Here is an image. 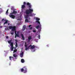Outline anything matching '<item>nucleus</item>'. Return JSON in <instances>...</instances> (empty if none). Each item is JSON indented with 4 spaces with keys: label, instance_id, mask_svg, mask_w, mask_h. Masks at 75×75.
I'll use <instances>...</instances> for the list:
<instances>
[{
    "label": "nucleus",
    "instance_id": "nucleus-1",
    "mask_svg": "<svg viewBox=\"0 0 75 75\" xmlns=\"http://www.w3.org/2000/svg\"><path fill=\"white\" fill-rule=\"evenodd\" d=\"M27 5L28 7L29 8V9H27L26 11V14H31L32 12H33V9H31L32 7L31 4L29 2L27 3Z\"/></svg>",
    "mask_w": 75,
    "mask_h": 75
},
{
    "label": "nucleus",
    "instance_id": "nucleus-2",
    "mask_svg": "<svg viewBox=\"0 0 75 75\" xmlns=\"http://www.w3.org/2000/svg\"><path fill=\"white\" fill-rule=\"evenodd\" d=\"M27 5L28 7L29 8V9H27L26 11V14H31L32 12H33V9H31L32 7L31 4L29 2L27 3Z\"/></svg>",
    "mask_w": 75,
    "mask_h": 75
},
{
    "label": "nucleus",
    "instance_id": "nucleus-3",
    "mask_svg": "<svg viewBox=\"0 0 75 75\" xmlns=\"http://www.w3.org/2000/svg\"><path fill=\"white\" fill-rule=\"evenodd\" d=\"M12 41V40H10L9 41H8V42L9 44L11 43L10 45L11 47V51H13V49H14V47H13V42H11Z\"/></svg>",
    "mask_w": 75,
    "mask_h": 75
},
{
    "label": "nucleus",
    "instance_id": "nucleus-4",
    "mask_svg": "<svg viewBox=\"0 0 75 75\" xmlns=\"http://www.w3.org/2000/svg\"><path fill=\"white\" fill-rule=\"evenodd\" d=\"M21 71L22 72H23V73H27V69L26 67H24L23 68L21 69Z\"/></svg>",
    "mask_w": 75,
    "mask_h": 75
},
{
    "label": "nucleus",
    "instance_id": "nucleus-5",
    "mask_svg": "<svg viewBox=\"0 0 75 75\" xmlns=\"http://www.w3.org/2000/svg\"><path fill=\"white\" fill-rule=\"evenodd\" d=\"M9 29H12V31H14L16 30L15 26H9Z\"/></svg>",
    "mask_w": 75,
    "mask_h": 75
},
{
    "label": "nucleus",
    "instance_id": "nucleus-6",
    "mask_svg": "<svg viewBox=\"0 0 75 75\" xmlns=\"http://www.w3.org/2000/svg\"><path fill=\"white\" fill-rule=\"evenodd\" d=\"M9 17L11 18H15V17H16V16H15L13 15V14L10 13V15H9Z\"/></svg>",
    "mask_w": 75,
    "mask_h": 75
},
{
    "label": "nucleus",
    "instance_id": "nucleus-7",
    "mask_svg": "<svg viewBox=\"0 0 75 75\" xmlns=\"http://www.w3.org/2000/svg\"><path fill=\"white\" fill-rule=\"evenodd\" d=\"M25 50H26V51H27V50H28V49L30 48V47H31V45H30L29 46L28 48L27 45H25Z\"/></svg>",
    "mask_w": 75,
    "mask_h": 75
},
{
    "label": "nucleus",
    "instance_id": "nucleus-8",
    "mask_svg": "<svg viewBox=\"0 0 75 75\" xmlns=\"http://www.w3.org/2000/svg\"><path fill=\"white\" fill-rule=\"evenodd\" d=\"M4 20L5 21V22L4 23V25L6 24L7 23H8V20H6V19L4 20V19H3L2 20V21H4Z\"/></svg>",
    "mask_w": 75,
    "mask_h": 75
},
{
    "label": "nucleus",
    "instance_id": "nucleus-9",
    "mask_svg": "<svg viewBox=\"0 0 75 75\" xmlns=\"http://www.w3.org/2000/svg\"><path fill=\"white\" fill-rule=\"evenodd\" d=\"M31 47L30 48V49H34V48H35V46L34 45H33V46H32V45H31V46H30Z\"/></svg>",
    "mask_w": 75,
    "mask_h": 75
},
{
    "label": "nucleus",
    "instance_id": "nucleus-10",
    "mask_svg": "<svg viewBox=\"0 0 75 75\" xmlns=\"http://www.w3.org/2000/svg\"><path fill=\"white\" fill-rule=\"evenodd\" d=\"M23 55H24V52H22L21 53L20 56L21 58L23 57Z\"/></svg>",
    "mask_w": 75,
    "mask_h": 75
},
{
    "label": "nucleus",
    "instance_id": "nucleus-11",
    "mask_svg": "<svg viewBox=\"0 0 75 75\" xmlns=\"http://www.w3.org/2000/svg\"><path fill=\"white\" fill-rule=\"evenodd\" d=\"M25 28H26V26H25V25H24L23 27L22 30L23 31L25 30Z\"/></svg>",
    "mask_w": 75,
    "mask_h": 75
},
{
    "label": "nucleus",
    "instance_id": "nucleus-12",
    "mask_svg": "<svg viewBox=\"0 0 75 75\" xmlns=\"http://www.w3.org/2000/svg\"><path fill=\"white\" fill-rule=\"evenodd\" d=\"M40 27H41V25H38L36 27V29H38L39 28H40Z\"/></svg>",
    "mask_w": 75,
    "mask_h": 75
},
{
    "label": "nucleus",
    "instance_id": "nucleus-13",
    "mask_svg": "<svg viewBox=\"0 0 75 75\" xmlns=\"http://www.w3.org/2000/svg\"><path fill=\"white\" fill-rule=\"evenodd\" d=\"M25 6L24 5H22L21 8L22 9L25 8Z\"/></svg>",
    "mask_w": 75,
    "mask_h": 75
},
{
    "label": "nucleus",
    "instance_id": "nucleus-14",
    "mask_svg": "<svg viewBox=\"0 0 75 75\" xmlns=\"http://www.w3.org/2000/svg\"><path fill=\"white\" fill-rule=\"evenodd\" d=\"M21 35L23 40H25V38H24V35H23V34H21Z\"/></svg>",
    "mask_w": 75,
    "mask_h": 75
},
{
    "label": "nucleus",
    "instance_id": "nucleus-15",
    "mask_svg": "<svg viewBox=\"0 0 75 75\" xmlns=\"http://www.w3.org/2000/svg\"><path fill=\"white\" fill-rule=\"evenodd\" d=\"M16 13H17V11H16L15 10H13V13H11V14H16Z\"/></svg>",
    "mask_w": 75,
    "mask_h": 75
},
{
    "label": "nucleus",
    "instance_id": "nucleus-16",
    "mask_svg": "<svg viewBox=\"0 0 75 75\" xmlns=\"http://www.w3.org/2000/svg\"><path fill=\"white\" fill-rule=\"evenodd\" d=\"M24 62H25V61H24V59H21V62H22V63H24Z\"/></svg>",
    "mask_w": 75,
    "mask_h": 75
},
{
    "label": "nucleus",
    "instance_id": "nucleus-17",
    "mask_svg": "<svg viewBox=\"0 0 75 75\" xmlns=\"http://www.w3.org/2000/svg\"><path fill=\"white\" fill-rule=\"evenodd\" d=\"M28 39L29 40H31L32 39V37H31V36H29L28 37Z\"/></svg>",
    "mask_w": 75,
    "mask_h": 75
},
{
    "label": "nucleus",
    "instance_id": "nucleus-18",
    "mask_svg": "<svg viewBox=\"0 0 75 75\" xmlns=\"http://www.w3.org/2000/svg\"><path fill=\"white\" fill-rule=\"evenodd\" d=\"M13 56L15 57V58H16V57H17V55L15 54H13Z\"/></svg>",
    "mask_w": 75,
    "mask_h": 75
},
{
    "label": "nucleus",
    "instance_id": "nucleus-19",
    "mask_svg": "<svg viewBox=\"0 0 75 75\" xmlns=\"http://www.w3.org/2000/svg\"><path fill=\"white\" fill-rule=\"evenodd\" d=\"M17 51V50L16 49H15L13 50V53H14V52H16Z\"/></svg>",
    "mask_w": 75,
    "mask_h": 75
},
{
    "label": "nucleus",
    "instance_id": "nucleus-20",
    "mask_svg": "<svg viewBox=\"0 0 75 75\" xmlns=\"http://www.w3.org/2000/svg\"><path fill=\"white\" fill-rule=\"evenodd\" d=\"M14 58L13 57H12L11 56L9 57V59H10V60H11V59H12V58Z\"/></svg>",
    "mask_w": 75,
    "mask_h": 75
},
{
    "label": "nucleus",
    "instance_id": "nucleus-21",
    "mask_svg": "<svg viewBox=\"0 0 75 75\" xmlns=\"http://www.w3.org/2000/svg\"><path fill=\"white\" fill-rule=\"evenodd\" d=\"M35 14H34L33 13V15L32 14H30L29 16H30V17H31V16H35Z\"/></svg>",
    "mask_w": 75,
    "mask_h": 75
},
{
    "label": "nucleus",
    "instance_id": "nucleus-22",
    "mask_svg": "<svg viewBox=\"0 0 75 75\" xmlns=\"http://www.w3.org/2000/svg\"><path fill=\"white\" fill-rule=\"evenodd\" d=\"M36 23H38V24H40V25H41V24H40V21H36Z\"/></svg>",
    "mask_w": 75,
    "mask_h": 75
},
{
    "label": "nucleus",
    "instance_id": "nucleus-23",
    "mask_svg": "<svg viewBox=\"0 0 75 75\" xmlns=\"http://www.w3.org/2000/svg\"><path fill=\"white\" fill-rule=\"evenodd\" d=\"M36 20H37V21H39V20H40V19L38 18H36Z\"/></svg>",
    "mask_w": 75,
    "mask_h": 75
},
{
    "label": "nucleus",
    "instance_id": "nucleus-24",
    "mask_svg": "<svg viewBox=\"0 0 75 75\" xmlns=\"http://www.w3.org/2000/svg\"><path fill=\"white\" fill-rule=\"evenodd\" d=\"M16 44L15 45V47H18V44H17V43H16Z\"/></svg>",
    "mask_w": 75,
    "mask_h": 75
},
{
    "label": "nucleus",
    "instance_id": "nucleus-25",
    "mask_svg": "<svg viewBox=\"0 0 75 75\" xmlns=\"http://www.w3.org/2000/svg\"><path fill=\"white\" fill-rule=\"evenodd\" d=\"M25 22H28V20L27 18H26L25 20Z\"/></svg>",
    "mask_w": 75,
    "mask_h": 75
},
{
    "label": "nucleus",
    "instance_id": "nucleus-26",
    "mask_svg": "<svg viewBox=\"0 0 75 75\" xmlns=\"http://www.w3.org/2000/svg\"><path fill=\"white\" fill-rule=\"evenodd\" d=\"M15 35L18 37H20V36H19V35H18L17 34H16V35Z\"/></svg>",
    "mask_w": 75,
    "mask_h": 75
},
{
    "label": "nucleus",
    "instance_id": "nucleus-27",
    "mask_svg": "<svg viewBox=\"0 0 75 75\" xmlns=\"http://www.w3.org/2000/svg\"><path fill=\"white\" fill-rule=\"evenodd\" d=\"M11 10H14V7L12 6L11 8Z\"/></svg>",
    "mask_w": 75,
    "mask_h": 75
},
{
    "label": "nucleus",
    "instance_id": "nucleus-28",
    "mask_svg": "<svg viewBox=\"0 0 75 75\" xmlns=\"http://www.w3.org/2000/svg\"><path fill=\"white\" fill-rule=\"evenodd\" d=\"M28 16H29L28 15H26L25 16V18H27L28 17Z\"/></svg>",
    "mask_w": 75,
    "mask_h": 75
},
{
    "label": "nucleus",
    "instance_id": "nucleus-29",
    "mask_svg": "<svg viewBox=\"0 0 75 75\" xmlns=\"http://www.w3.org/2000/svg\"><path fill=\"white\" fill-rule=\"evenodd\" d=\"M5 30H9V29L8 28H5Z\"/></svg>",
    "mask_w": 75,
    "mask_h": 75
},
{
    "label": "nucleus",
    "instance_id": "nucleus-30",
    "mask_svg": "<svg viewBox=\"0 0 75 75\" xmlns=\"http://www.w3.org/2000/svg\"><path fill=\"white\" fill-rule=\"evenodd\" d=\"M8 11H6V15H8Z\"/></svg>",
    "mask_w": 75,
    "mask_h": 75
},
{
    "label": "nucleus",
    "instance_id": "nucleus-31",
    "mask_svg": "<svg viewBox=\"0 0 75 75\" xmlns=\"http://www.w3.org/2000/svg\"><path fill=\"white\" fill-rule=\"evenodd\" d=\"M23 5H24L25 6V4H26V2H23Z\"/></svg>",
    "mask_w": 75,
    "mask_h": 75
},
{
    "label": "nucleus",
    "instance_id": "nucleus-32",
    "mask_svg": "<svg viewBox=\"0 0 75 75\" xmlns=\"http://www.w3.org/2000/svg\"><path fill=\"white\" fill-rule=\"evenodd\" d=\"M33 33H36V31H35V30H33Z\"/></svg>",
    "mask_w": 75,
    "mask_h": 75
},
{
    "label": "nucleus",
    "instance_id": "nucleus-33",
    "mask_svg": "<svg viewBox=\"0 0 75 75\" xmlns=\"http://www.w3.org/2000/svg\"><path fill=\"white\" fill-rule=\"evenodd\" d=\"M38 38H39V39H40V35H39Z\"/></svg>",
    "mask_w": 75,
    "mask_h": 75
},
{
    "label": "nucleus",
    "instance_id": "nucleus-34",
    "mask_svg": "<svg viewBox=\"0 0 75 75\" xmlns=\"http://www.w3.org/2000/svg\"><path fill=\"white\" fill-rule=\"evenodd\" d=\"M15 41H16V43H17V42H18V40H15Z\"/></svg>",
    "mask_w": 75,
    "mask_h": 75
},
{
    "label": "nucleus",
    "instance_id": "nucleus-35",
    "mask_svg": "<svg viewBox=\"0 0 75 75\" xmlns=\"http://www.w3.org/2000/svg\"><path fill=\"white\" fill-rule=\"evenodd\" d=\"M19 32H17V34H18V35H19Z\"/></svg>",
    "mask_w": 75,
    "mask_h": 75
},
{
    "label": "nucleus",
    "instance_id": "nucleus-36",
    "mask_svg": "<svg viewBox=\"0 0 75 75\" xmlns=\"http://www.w3.org/2000/svg\"><path fill=\"white\" fill-rule=\"evenodd\" d=\"M32 29H33V28L31 27V28H30L29 30H32Z\"/></svg>",
    "mask_w": 75,
    "mask_h": 75
},
{
    "label": "nucleus",
    "instance_id": "nucleus-37",
    "mask_svg": "<svg viewBox=\"0 0 75 75\" xmlns=\"http://www.w3.org/2000/svg\"><path fill=\"white\" fill-rule=\"evenodd\" d=\"M30 42V40H28V42Z\"/></svg>",
    "mask_w": 75,
    "mask_h": 75
},
{
    "label": "nucleus",
    "instance_id": "nucleus-38",
    "mask_svg": "<svg viewBox=\"0 0 75 75\" xmlns=\"http://www.w3.org/2000/svg\"><path fill=\"white\" fill-rule=\"evenodd\" d=\"M31 25H29L28 27H31Z\"/></svg>",
    "mask_w": 75,
    "mask_h": 75
},
{
    "label": "nucleus",
    "instance_id": "nucleus-39",
    "mask_svg": "<svg viewBox=\"0 0 75 75\" xmlns=\"http://www.w3.org/2000/svg\"><path fill=\"white\" fill-rule=\"evenodd\" d=\"M6 38H8V36H6Z\"/></svg>",
    "mask_w": 75,
    "mask_h": 75
},
{
    "label": "nucleus",
    "instance_id": "nucleus-40",
    "mask_svg": "<svg viewBox=\"0 0 75 75\" xmlns=\"http://www.w3.org/2000/svg\"><path fill=\"white\" fill-rule=\"evenodd\" d=\"M13 33H11V34L12 35H13Z\"/></svg>",
    "mask_w": 75,
    "mask_h": 75
},
{
    "label": "nucleus",
    "instance_id": "nucleus-41",
    "mask_svg": "<svg viewBox=\"0 0 75 75\" xmlns=\"http://www.w3.org/2000/svg\"><path fill=\"white\" fill-rule=\"evenodd\" d=\"M15 35H16V34H17V33H16V32H15Z\"/></svg>",
    "mask_w": 75,
    "mask_h": 75
},
{
    "label": "nucleus",
    "instance_id": "nucleus-42",
    "mask_svg": "<svg viewBox=\"0 0 75 75\" xmlns=\"http://www.w3.org/2000/svg\"><path fill=\"white\" fill-rule=\"evenodd\" d=\"M16 37H17V36H16V35H15V38H16Z\"/></svg>",
    "mask_w": 75,
    "mask_h": 75
},
{
    "label": "nucleus",
    "instance_id": "nucleus-43",
    "mask_svg": "<svg viewBox=\"0 0 75 75\" xmlns=\"http://www.w3.org/2000/svg\"><path fill=\"white\" fill-rule=\"evenodd\" d=\"M6 11H8V9H7Z\"/></svg>",
    "mask_w": 75,
    "mask_h": 75
},
{
    "label": "nucleus",
    "instance_id": "nucleus-44",
    "mask_svg": "<svg viewBox=\"0 0 75 75\" xmlns=\"http://www.w3.org/2000/svg\"><path fill=\"white\" fill-rule=\"evenodd\" d=\"M9 24H10V23H8V25H9Z\"/></svg>",
    "mask_w": 75,
    "mask_h": 75
},
{
    "label": "nucleus",
    "instance_id": "nucleus-45",
    "mask_svg": "<svg viewBox=\"0 0 75 75\" xmlns=\"http://www.w3.org/2000/svg\"><path fill=\"white\" fill-rule=\"evenodd\" d=\"M14 48V49H16V48L15 47Z\"/></svg>",
    "mask_w": 75,
    "mask_h": 75
}]
</instances>
